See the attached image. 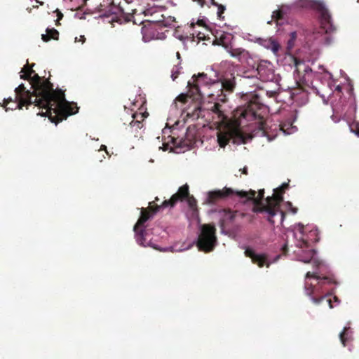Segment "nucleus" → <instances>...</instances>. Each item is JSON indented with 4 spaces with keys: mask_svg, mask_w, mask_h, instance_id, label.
Returning <instances> with one entry per match:
<instances>
[{
    "mask_svg": "<svg viewBox=\"0 0 359 359\" xmlns=\"http://www.w3.org/2000/svg\"><path fill=\"white\" fill-rule=\"evenodd\" d=\"M78 41V38H77V37H76V38H75V41Z\"/></svg>",
    "mask_w": 359,
    "mask_h": 359,
    "instance_id": "48",
    "label": "nucleus"
},
{
    "mask_svg": "<svg viewBox=\"0 0 359 359\" xmlns=\"http://www.w3.org/2000/svg\"><path fill=\"white\" fill-rule=\"evenodd\" d=\"M182 69V67L178 65H176L173 67L172 70V74H171V78L173 81H175L178 74L180 73V69Z\"/></svg>",
    "mask_w": 359,
    "mask_h": 359,
    "instance_id": "28",
    "label": "nucleus"
},
{
    "mask_svg": "<svg viewBox=\"0 0 359 359\" xmlns=\"http://www.w3.org/2000/svg\"><path fill=\"white\" fill-rule=\"evenodd\" d=\"M224 48L231 57L237 58L242 63H246L250 68L257 69L260 60H255L248 50L241 48H233L228 45H225Z\"/></svg>",
    "mask_w": 359,
    "mask_h": 359,
    "instance_id": "13",
    "label": "nucleus"
},
{
    "mask_svg": "<svg viewBox=\"0 0 359 359\" xmlns=\"http://www.w3.org/2000/svg\"><path fill=\"white\" fill-rule=\"evenodd\" d=\"M85 40H86V39H85L84 36H83V35L80 36L79 41H81L82 43H84Z\"/></svg>",
    "mask_w": 359,
    "mask_h": 359,
    "instance_id": "37",
    "label": "nucleus"
},
{
    "mask_svg": "<svg viewBox=\"0 0 359 359\" xmlns=\"http://www.w3.org/2000/svg\"><path fill=\"white\" fill-rule=\"evenodd\" d=\"M138 116H140L141 118L142 117V115H141V114H133V120L130 123V127L132 128H135L136 130L142 128V126H143L141 121H139V120L135 121V119Z\"/></svg>",
    "mask_w": 359,
    "mask_h": 359,
    "instance_id": "27",
    "label": "nucleus"
},
{
    "mask_svg": "<svg viewBox=\"0 0 359 359\" xmlns=\"http://www.w3.org/2000/svg\"><path fill=\"white\" fill-rule=\"evenodd\" d=\"M289 187L288 183H283L281 186L273 189V196L277 205V207L279 208L280 203L283 201V192L285 189Z\"/></svg>",
    "mask_w": 359,
    "mask_h": 359,
    "instance_id": "21",
    "label": "nucleus"
},
{
    "mask_svg": "<svg viewBox=\"0 0 359 359\" xmlns=\"http://www.w3.org/2000/svg\"><path fill=\"white\" fill-rule=\"evenodd\" d=\"M59 36V32L54 28H47L46 34L41 35V39L44 41H48L50 39H57Z\"/></svg>",
    "mask_w": 359,
    "mask_h": 359,
    "instance_id": "23",
    "label": "nucleus"
},
{
    "mask_svg": "<svg viewBox=\"0 0 359 359\" xmlns=\"http://www.w3.org/2000/svg\"><path fill=\"white\" fill-rule=\"evenodd\" d=\"M127 3H132L133 0H125Z\"/></svg>",
    "mask_w": 359,
    "mask_h": 359,
    "instance_id": "41",
    "label": "nucleus"
},
{
    "mask_svg": "<svg viewBox=\"0 0 359 359\" xmlns=\"http://www.w3.org/2000/svg\"><path fill=\"white\" fill-rule=\"evenodd\" d=\"M318 68H319V69H323L324 70V69H323V65H319V66H318Z\"/></svg>",
    "mask_w": 359,
    "mask_h": 359,
    "instance_id": "44",
    "label": "nucleus"
},
{
    "mask_svg": "<svg viewBox=\"0 0 359 359\" xmlns=\"http://www.w3.org/2000/svg\"><path fill=\"white\" fill-rule=\"evenodd\" d=\"M265 94L268 97H274L277 92L276 90H266Z\"/></svg>",
    "mask_w": 359,
    "mask_h": 359,
    "instance_id": "32",
    "label": "nucleus"
},
{
    "mask_svg": "<svg viewBox=\"0 0 359 359\" xmlns=\"http://www.w3.org/2000/svg\"><path fill=\"white\" fill-rule=\"evenodd\" d=\"M348 350L351 351V346H348Z\"/></svg>",
    "mask_w": 359,
    "mask_h": 359,
    "instance_id": "47",
    "label": "nucleus"
},
{
    "mask_svg": "<svg viewBox=\"0 0 359 359\" xmlns=\"http://www.w3.org/2000/svg\"><path fill=\"white\" fill-rule=\"evenodd\" d=\"M290 38L287 42V50L290 51L294 46V41L297 39V32H291L290 34Z\"/></svg>",
    "mask_w": 359,
    "mask_h": 359,
    "instance_id": "26",
    "label": "nucleus"
},
{
    "mask_svg": "<svg viewBox=\"0 0 359 359\" xmlns=\"http://www.w3.org/2000/svg\"><path fill=\"white\" fill-rule=\"evenodd\" d=\"M193 1H198V3L201 6H203L205 4V1L204 0H192Z\"/></svg>",
    "mask_w": 359,
    "mask_h": 359,
    "instance_id": "35",
    "label": "nucleus"
},
{
    "mask_svg": "<svg viewBox=\"0 0 359 359\" xmlns=\"http://www.w3.org/2000/svg\"><path fill=\"white\" fill-rule=\"evenodd\" d=\"M186 200L189 206L194 209L196 205V201L193 197L189 196V187L187 185L181 187L178 192L173 194L170 199L165 200L158 208H165L168 207H173L178 201Z\"/></svg>",
    "mask_w": 359,
    "mask_h": 359,
    "instance_id": "12",
    "label": "nucleus"
},
{
    "mask_svg": "<svg viewBox=\"0 0 359 359\" xmlns=\"http://www.w3.org/2000/svg\"><path fill=\"white\" fill-rule=\"evenodd\" d=\"M264 196V189H260L258 196H256V191L250 190L235 191L231 188L224 187L223 189L210 191L207 193L205 202L210 204H214L218 199L225 198H238L240 202L247 203L251 202L254 207L252 208L253 215H248L249 222L254 223L256 219L255 214H262L264 218L271 224L276 222L282 224L285 219V213L277 207L274 196H268L265 199V203L262 202Z\"/></svg>",
    "mask_w": 359,
    "mask_h": 359,
    "instance_id": "7",
    "label": "nucleus"
},
{
    "mask_svg": "<svg viewBox=\"0 0 359 359\" xmlns=\"http://www.w3.org/2000/svg\"><path fill=\"white\" fill-rule=\"evenodd\" d=\"M245 255L252 259L253 263L257 264L259 267L266 265L269 266L271 264L276 262L280 257V255H277L273 259H271L267 253H257L250 247L244 248Z\"/></svg>",
    "mask_w": 359,
    "mask_h": 359,
    "instance_id": "15",
    "label": "nucleus"
},
{
    "mask_svg": "<svg viewBox=\"0 0 359 359\" xmlns=\"http://www.w3.org/2000/svg\"><path fill=\"white\" fill-rule=\"evenodd\" d=\"M210 3L214 6H217L218 4H217L214 0H209Z\"/></svg>",
    "mask_w": 359,
    "mask_h": 359,
    "instance_id": "39",
    "label": "nucleus"
},
{
    "mask_svg": "<svg viewBox=\"0 0 359 359\" xmlns=\"http://www.w3.org/2000/svg\"><path fill=\"white\" fill-rule=\"evenodd\" d=\"M175 18L172 16L165 17L163 15H159V19L157 20H149L148 22L159 25L164 27H175L174 22Z\"/></svg>",
    "mask_w": 359,
    "mask_h": 359,
    "instance_id": "19",
    "label": "nucleus"
},
{
    "mask_svg": "<svg viewBox=\"0 0 359 359\" xmlns=\"http://www.w3.org/2000/svg\"><path fill=\"white\" fill-rule=\"evenodd\" d=\"M157 19H159V16L154 17L153 20H157Z\"/></svg>",
    "mask_w": 359,
    "mask_h": 359,
    "instance_id": "45",
    "label": "nucleus"
},
{
    "mask_svg": "<svg viewBox=\"0 0 359 359\" xmlns=\"http://www.w3.org/2000/svg\"><path fill=\"white\" fill-rule=\"evenodd\" d=\"M306 229L301 223L293 226L291 230L294 238L296 239L294 247L290 248L285 244L282 250L285 252L292 251V259L304 263L312 262L313 271H308L306 274V279L313 278L323 287L325 284L338 285L334 274L332 273L330 266L323 261L320 260L317 257V252L313 249H309V241H318V229L313 227L309 230V234L306 236Z\"/></svg>",
    "mask_w": 359,
    "mask_h": 359,
    "instance_id": "6",
    "label": "nucleus"
},
{
    "mask_svg": "<svg viewBox=\"0 0 359 359\" xmlns=\"http://www.w3.org/2000/svg\"><path fill=\"white\" fill-rule=\"evenodd\" d=\"M11 100H11V98H10L9 100H6V99H5V100H4V107L5 108H6V107H7V105H8V102H11ZM11 107H14V104H13V105H11Z\"/></svg>",
    "mask_w": 359,
    "mask_h": 359,
    "instance_id": "33",
    "label": "nucleus"
},
{
    "mask_svg": "<svg viewBox=\"0 0 359 359\" xmlns=\"http://www.w3.org/2000/svg\"><path fill=\"white\" fill-rule=\"evenodd\" d=\"M164 8V6L153 5L146 8L142 13L145 16H154L156 14L159 15H161L160 13L162 12Z\"/></svg>",
    "mask_w": 359,
    "mask_h": 359,
    "instance_id": "22",
    "label": "nucleus"
},
{
    "mask_svg": "<svg viewBox=\"0 0 359 359\" xmlns=\"http://www.w3.org/2000/svg\"><path fill=\"white\" fill-rule=\"evenodd\" d=\"M100 12V18H109L111 15H116L122 9L114 5L112 0H102V2L97 6Z\"/></svg>",
    "mask_w": 359,
    "mask_h": 359,
    "instance_id": "16",
    "label": "nucleus"
},
{
    "mask_svg": "<svg viewBox=\"0 0 359 359\" xmlns=\"http://www.w3.org/2000/svg\"><path fill=\"white\" fill-rule=\"evenodd\" d=\"M353 333L348 323L339 334V338L344 346H348L349 343L353 340Z\"/></svg>",
    "mask_w": 359,
    "mask_h": 359,
    "instance_id": "20",
    "label": "nucleus"
},
{
    "mask_svg": "<svg viewBox=\"0 0 359 359\" xmlns=\"http://www.w3.org/2000/svg\"><path fill=\"white\" fill-rule=\"evenodd\" d=\"M295 65L294 76L298 86L289 90L292 102L298 106H303L309 102V92L302 86V83L311 88L325 104H327L328 97L332 96L331 106L333 114L330 117L332 121L335 123L341 120L345 121L350 131L359 137V122L355 120L357 104L353 85L348 82L343 86H337L334 90H332L334 81L330 72L326 71V75H323L306 66L304 62H296Z\"/></svg>",
    "mask_w": 359,
    "mask_h": 359,
    "instance_id": "1",
    "label": "nucleus"
},
{
    "mask_svg": "<svg viewBox=\"0 0 359 359\" xmlns=\"http://www.w3.org/2000/svg\"><path fill=\"white\" fill-rule=\"evenodd\" d=\"M175 36L181 41H182L184 39V37L182 35H175Z\"/></svg>",
    "mask_w": 359,
    "mask_h": 359,
    "instance_id": "38",
    "label": "nucleus"
},
{
    "mask_svg": "<svg viewBox=\"0 0 359 359\" xmlns=\"http://www.w3.org/2000/svg\"><path fill=\"white\" fill-rule=\"evenodd\" d=\"M24 105H31L28 102H25V101H21L20 97H16L15 96V102H14V107H6V111L8 110H14L16 109H22Z\"/></svg>",
    "mask_w": 359,
    "mask_h": 359,
    "instance_id": "25",
    "label": "nucleus"
},
{
    "mask_svg": "<svg viewBox=\"0 0 359 359\" xmlns=\"http://www.w3.org/2000/svg\"><path fill=\"white\" fill-rule=\"evenodd\" d=\"M194 25H195V22L193 21V22L191 23V25L192 27H194Z\"/></svg>",
    "mask_w": 359,
    "mask_h": 359,
    "instance_id": "46",
    "label": "nucleus"
},
{
    "mask_svg": "<svg viewBox=\"0 0 359 359\" xmlns=\"http://www.w3.org/2000/svg\"><path fill=\"white\" fill-rule=\"evenodd\" d=\"M255 41L264 48L271 50L273 53H277L279 50L278 42L272 38H257Z\"/></svg>",
    "mask_w": 359,
    "mask_h": 359,
    "instance_id": "18",
    "label": "nucleus"
},
{
    "mask_svg": "<svg viewBox=\"0 0 359 359\" xmlns=\"http://www.w3.org/2000/svg\"><path fill=\"white\" fill-rule=\"evenodd\" d=\"M177 58H178V59H180V53H179L178 52L177 53Z\"/></svg>",
    "mask_w": 359,
    "mask_h": 359,
    "instance_id": "42",
    "label": "nucleus"
},
{
    "mask_svg": "<svg viewBox=\"0 0 359 359\" xmlns=\"http://www.w3.org/2000/svg\"><path fill=\"white\" fill-rule=\"evenodd\" d=\"M243 172L244 174H247V168H243Z\"/></svg>",
    "mask_w": 359,
    "mask_h": 359,
    "instance_id": "40",
    "label": "nucleus"
},
{
    "mask_svg": "<svg viewBox=\"0 0 359 359\" xmlns=\"http://www.w3.org/2000/svg\"><path fill=\"white\" fill-rule=\"evenodd\" d=\"M100 150H103V151H105L107 154H108L107 151V147L105 145H102L101 147H100Z\"/></svg>",
    "mask_w": 359,
    "mask_h": 359,
    "instance_id": "36",
    "label": "nucleus"
},
{
    "mask_svg": "<svg viewBox=\"0 0 359 359\" xmlns=\"http://www.w3.org/2000/svg\"><path fill=\"white\" fill-rule=\"evenodd\" d=\"M316 282V284L309 283L308 279L305 278L304 289L306 295L309 297L311 301L315 304H319L322 301L325 300L329 304L330 308H333L334 306L332 305V300L326 299L331 294L327 292V286L330 284H325L321 287L318 281Z\"/></svg>",
    "mask_w": 359,
    "mask_h": 359,
    "instance_id": "11",
    "label": "nucleus"
},
{
    "mask_svg": "<svg viewBox=\"0 0 359 359\" xmlns=\"http://www.w3.org/2000/svg\"><path fill=\"white\" fill-rule=\"evenodd\" d=\"M62 16V14L61 13H60V15L58 16V19H60Z\"/></svg>",
    "mask_w": 359,
    "mask_h": 359,
    "instance_id": "43",
    "label": "nucleus"
},
{
    "mask_svg": "<svg viewBox=\"0 0 359 359\" xmlns=\"http://www.w3.org/2000/svg\"><path fill=\"white\" fill-rule=\"evenodd\" d=\"M242 98L245 103L234 111L233 124L217 133V141L220 147H224L231 140L233 144H245L252 136L264 132L266 123L261 111L264 106L261 95L249 92L243 94Z\"/></svg>",
    "mask_w": 359,
    "mask_h": 359,
    "instance_id": "4",
    "label": "nucleus"
},
{
    "mask_svg": "<svg viewBox=\"0 0 359 359\" xmlns=\"http://www.w3.org/2000/svg\"><path fill=\"white\" fill-rule=\"evenodd\" d=\"M33 64L31 67H28V63L25 66L21 72V79H29L32 74L33 79L35 80L32 88L34 89L33 94L36 98L33 100L29 90H25L24 85L22 83L15 89L16 97H20V100L28 102L30 104H34L36 106L46 109V112H39L37 115L41 116H48L52 123L55 125L59 121L66 119L69 115L75 114L79 111V107L74 102H70L65 99L64 93L60 90L58 93L54 92L53 85L49 81H41V77L34 73L32 69Z\"/></svg>",
    "mask_w": 359,
    "mask_h": 359,
    "instance_id": "2",
    "label": "nucleus"
},
{
    "mask_svg": "<svg viewBox=\"0 0 359 359\" xmlns=\"http://www.w3.org/2000/svg\"><path fill=\"white\" fill-rule=\"evenodd\" d=\"M201 101V100H193L189 93H182L176 97L171 104L166 126L162 130L163 147H159V149L163 151L170 149L177 153H181L193 147L196 139L194 128L188 127L184 135L180 136L176 132L180 121L175 118L179 116L192 120L198 118L202 111Z\"/></svg>",
    "mask_w": 359,
    "mask_h": 359,
    "instance_id": "5",
    "label": "nucleus"
},
{
    "mask_svg": "<svg viewBox=\"0 0 359 359\" xmlns=\"http://www.w3.org/2000/svg\"><path fill=\"white\" fill-rule=\"evenodd\" d=\"M259 79L263 82H276L279 78L275 74L273 65L267 60H260L257 67Z\"/></svg>",
    "mask_w": 359,
    "mask_h": 359,
    "instance_id": "14",
    "label": "nucleus"
},
{
    "mask_svg": "<svg viewBox=\"0 0 359 359\" xmlns=\"http://www.w3.org/2000/svg\"><path fill=\"white\" fill-rule=\"evenodd\" d=\"M212 212L215 213L216 219L219 221L221 233L230 237L233 236L238 231V219L245 217V215L230 209H219Z\"/></svg>",
    "mask_w": 359,
    "mask_h": 359,
    "instance_id": "10",
    "label": "nucleus"
},
{
    "mask_svg": "<svg viewBox=\"0 0 359 359\" xmlns=\"http://www.w3.org/2000/svg\"><path fill=\"white\" fill-rule=\"evenodd\" d=\"M285 208L291 211V212L293 214V215H295L297 212V208H294L292 206V204L291 202H286L285 203Z\"/></svg>",
    "mask_w": 359,
    "mask_h": 359,
    "instance_id": "29",
    "label": "nucleus"
},
{
    "mask_svg": "<svg viewBox=\"0 0 359 359\" xmlns=\"http://www.w3.org/2000/svg\"><path fill=\"white\" fill-rule=\"evenodd\" d=\"M217 6L218 7L217 15L219 18H221L222 14L225 11V7L221 4H217Z\"/></svg>",
    "mask_w": 359,
    "mask_h": 359,
    "instance_id": "31",
    "label": "nucleus"
},
{
    "mask_svg": "<svg viewBox=\"0 0 359 359\" xmlns=\"http://www.w3.org/2000/svg\"><path fill=\"white\" fill-rule=\"evenodd\" d=\"M206 70H210L212 74L203 72L192 76L187 83L188 93H191L193 100H202L207 95L212 100L224 102L226 100L225 93H232L236 87L233 74L226 73L219 78L218 72L213 67Z\"/></svg>",
    "mask_w": 359,
    "mask_h": 359,
    "instance_id": "8",
    "label": "nucleus"
},
{
    "mask_svg": "<svg viewBox=\"0 0 359 359\" xmlns=\"http://www.w3.org/2000/svg\"><path fill=\"white\" fill-rule=\"evenodd\" d=\"M311 8L316 10L318 13V18L320 27L319 29L313 32L309 41H313L318 44L329 45L332 41V37L326 35L335 30L332 17L326 6L323 1L316 0H297L290 5H283L278 10L274 11L271 15V20L268 21L271 24L275 20L277 25H283V21L288 18L290 15L294 14L301 11L302 8Z\"/></svg>",
    "mask_w": 359,
    "mask_h": 359,
    "instance_id": "9",
    "label": "nucleus"
},
{
    "mask_svg": "<svg viewBox=\"0 0 359 359\" xmlns=\"http://www.w3.org/2000/svg\"><path fill=\"white\" fill-rule=\"evenodd\" d=\"M296 117L293 113H288L286 116L285 121H281L279 124L280 130L285 135H291L297 130L296 126H293Z\"/></svg>",
    "mask_w": 359,
    "mask_h": 359,
    "instance_id": "17",
    "label": "nucleus"
},
{
    "mask_svg": "<svg viewBox=\"0 0 359 359\" xmlns=\"http://www.w3.org/2000/svg\"><path fill=\"white\" fill-rule=\"evenodd\" d=\"M157 206L151 215H149L142 208L141 216L133 227L135 239L136 243L142 247H151L154 249L163 252H182L190 249L195 243L198 250L205 252H211L217 244L216 237V229L215 225L201 224L199 225V234L196 239L193 241H184L182 243H175L166 248H160L154 242L158 238L168 237V233L163 226L159 224H155L152 228L145 226L146 222L154 216L161 208Z\"/></svg>",
    "mask_w": 359,
    "mask_h": 359,
    "instance_id": "3",
    "label": "nucleus"
},
{
    "mask_svg": "<svg viewBox=\"0 0 359 359\" xmlns=\"http://www.w3.org/2000/svg\"><path fill=\"white\" fill-rule=\"evenodd\" d=\"M141 33L142 34V40L144 42H149L153 39H154V32L148 27L145 26L142 27Z\"/></svg>",
    "mask_w": 359,
    "mask_h": 359,
    "instance_id": "24",
    "label": "nucleus"
},
{
    "mask_svg": "<svg viewBox=\"0 0 359 359\" xmlns=\"http://www.w3.org/2000/svg\"><path fill=\"white\" fill-rule=\"evenodd\" d=\"M333 299L334 302L336 303V305H339L340 303V300L336 296H334Z\"/></svg>",
    "mask_w": 359,
    "mask_h": 359,
    "instance_id": "34",
    "label": "nucleus"
},
{
    "mask_svg": "<svg viewBox=\"0 0 359 359\" xmlns=\"http://www.w3.org/2000/svg\"><path fill=\"white\" fill-rule=\"evenodd\" d=\"M208 21L207 18L205 17H203L201 19H198L196 22V24L200 26H205L206 27V22Z\"/></svg>",
    "mask_w": 359,
    "mask_h": 359,
    "instance_id": "30",
    "label": "nucleus"
}]
</instances>
